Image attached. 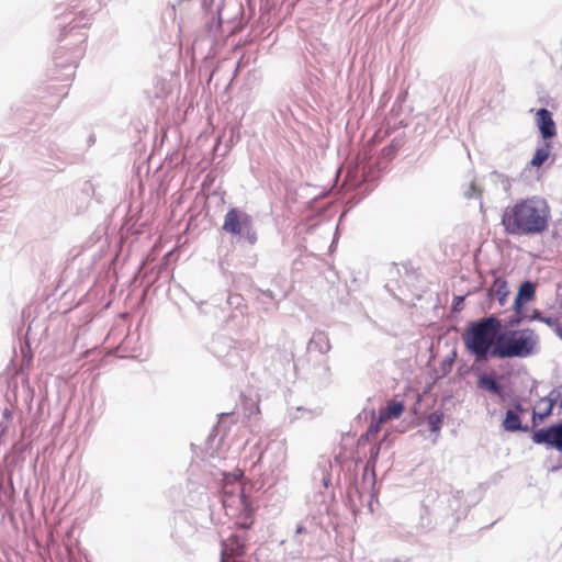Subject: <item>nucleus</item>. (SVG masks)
I'll return each instance as SVG.
<instances>
[{
  "label": "nucleus",
  "mask_w": 562,
  "mask_h": 562,
  "mask_svg": "<svg viewBox=\"0 0 562 562\" xmlns=\"http://www.w3.org/2000/svg\"><path fill=\"white\" fill-rule=\"evenodd\" d=\"M516 408H517V411H519V412H524V408L521 407V405H520V404H518V405L516 406Z\"/></svg>",
  "instance_id": "nucleus-22"
},
{
  "label": "nucleus",
  "mask_w": 562,
  "mask_h": 562,
  "mask_svg": "<svg viewBox=\"0 0 562 562\" xmlns=\"http://www.w3.org/2000/svg\"><path fill=\"white\" fill-rule=\"evenodd\" d=\"M384 423L385 422H380V416H379L378 419L369 426L368 431L366 434L367 438L369 439V438L376 436L378 432L381 430L382 424H384Z\"/></svg>",
  "instance_id": "nucleus-17"
},
{
  "label": "nucleus",
  "mask_w": 562,
  "mask_h": 562,
  "mask_svg": "<svg viewBox=\"0 0 562 562\" xmlns=\"http://www.w3.org/2000/svg\"><path fill=\"white\" fill-rule=\"evenodd\" d=\"M225 488H227V486H225ZM232 497L228 496V491L227 490H224V497H223V506L226 508V509H229L232 508V504L234 503V499H231Z\"/></svg>",
  "instance_id": "nucleus-18"
},
{
  "label": "nucleus",
  "mask_w": 562,
  "mask_h": 562,
  "mask_svg": "<svg viewBox=\"0 0 562 562\" xmlns=\"http://www.w3.org/2000/svg\"><path fill=\"white\" fill-rule=\"evenodd\" d=\"M532 439L536 443H546L562 451V424L537 430Z\"/></svg>",
  "instance_id": "nucleus-6"
},
{
  "label": "nucleus",
  "mask_w": 562,
  "mask_h": 562,
  "mask_svg": "<svg viewBox=\"0 0 562 562\" xmlns=\"http://www.w3.org/2000/svg\"><path fill=\"white\" fill-rule=\"evenodd\" d=\"M304 531H305V527H304V526H299V527L296 528V533H302V532H304Z\"/></svg>",
  "instance_id": "nucleus-20"
},
{
  "label": "nucleus",
  "mask_w": 562,
  "mask_h": 562,
  "mask_svg": "<svg viewBox=\"0 0 562 562\" xmlns=\"http://www.w3.org/2000/svg\"><path fill=\"white\" fill-rule=\"evenodd\" d=\"M537 124L543 138H551L555 135V124L551 112L547 109L537 111Z\"/></svg>",
  "instance_id": "nucleus-8"
},
{
  "label": "nucleus",
  "mask_w": 562,
  "mask_h": 562,
  "mask_svg": "<svg viewBox=\"0 0 562 562\" xmlns=\"http://www.w3.org/2000/svg\"><path fill=\"white\" fill-rule=\"evenodd\" d=\"M539 349V336L532 328L508 329L498 335L492 358H528Z\"/></svg>",
  "instance_id": "nucleus-2"
},
{
  "label": "nucleus",
  "mask_w": 562,
  "mask_h": 562,
  "mask_svg": "<svg viewBox=\"0 0 562 562\" xmlns=\"http://www.w3.org/2000/svg\"><path fill=\"white\" fill-rule=\"evenodd\" d=\"M237 490L236 498L240 505V513L235 517V524L238 528L249 529L255 522V509L251 507L244 490L241 487H237Z\"/></svg>",
  "instance_id": "nucleus-5"
},
{
  "label": "nucleus",
  "mask_w": 562,
  "mask_h": 562,
  "mask_svg": "<svg viewBox=\"0 0 562 562\" xmlns=\"http://www.w3.org/2000/svg\"><path fill=\"white\" fill-rule=\"evenodd\" d=\"M535 294V286L532 283L530 282H525L520 289H519V293H518V296L516 299V303H518V301L520 299H524L525 301H529L532 299Z\"/></svg>",
  "instance_id": "nucleus-15"
},
{
  "label": "nucleus",
  "mask_w": 562,
  "mask_h": 562,
  "mask_svg": "<svg viewBox=\"0 0 562 562\" xmlns=\"http://www.w3.org/2000/svg\"><path fill=\"white\" fill-rule=\"evenodd\" d=\"M405 411V404L403 401L396 398L390 400L385 407L380 409L379 416L380 422H389L391 419H398Z\"/></svg>",
  "instance_id": "nucleus-9"
},
{
  "label": "nucleus",
  "mask_w": 562,
  "mask_h": 562,
  "mask_svg": "<svg viewBox=\"0 0 562 562\" xmlns=\"http://www.w3.org/2000/svg\"><path fill=\"white\" fill-rule=\"evenodd\" d=\"M503 426L507 431L527 430V427L521 426L518 414L510 409L506 412Z\"/></svg>",
  "instance_id": "nucleus-13"
},
{
  "label": "nucleus",
  "mask_w": 562,
  "mask_h": 562,
  "mask_svg": "<svg viewBox=\"0 0 562 562\" xmlns=\"http://www.w3.org/2000/svg\"><path fill=\"white\" fill-rule=\"evenodd\" d=\"M550 155V145L547 143L542 147L537 148L532 159L531 165L533 167H540L544 164V161L549 158Z\"/></svg>",
  "instance_id": "nucleus-14"
},
{
  "label": "nucleus",
  "mask_w": 562,
  "mask_h": 562,
  "mask_svg": "<svg viewBox=\"0 0 562 562\" xmlns=\"http://www.w3.org/2000/svg\"><path fill=\"white\" fill-rule=\"evenodd\" d=\"M245 553V540L232 536L223 542L221 562H237L235 558Z\"/></svg>",
  "instance_id": "nucleus-7"
},
{
  "label": "nucleus",
  "mask_w": 562,
  "mask_h": 562,
  "mask_svg": "<svg viewBox=\"0 0 562 562\" xmlns=\"http://www.w3.org/2000/svg\"><path fill=\"white\" fill-rule=\"evenodd\" d=\"M501 328L502 322L495 316L482 318L469 326L463 340L468 351L475 357L476 361H485L492 357Z\"/></svg>",
  "instance_id": "nucleus-3"
},
{
  "label": "nucleus",
  "mask_w": 562,
  "mask_h": 562,
  "mask_svg": "<svg viewBox=\"0 0 562 562\" xmlns=\"http://www.w3.org/2000/svg\"><path fill=\"white\" fill-rule=\"evenodd\" d=\"M541 317H542V316H541L539 313H537V314H535V315L532 316V319H538V321H539V318H541Z\"/></svg>",
  "instance_id": "nucleus-21"
},
{
  "label": "nucleus",
  "mask_w": 562,
  "mask_h": 562,
  "mask_svg": "<svg viewBox=\"0 0 562 562\" xmlns=\"http://www.w3.org/2000/svg\"><path fill=\"white\" fill-rule=\"evenodd\" d=\"M251 226L250 215L237 207H233L226 213L222 228L232 235H241L248 233Z\"/></svg>",
  "instance_id": "nucleus-4"
},
{
  "label": "nucleus",
  "mask_w": 562,
  "mask_h": 562,
  "mask_svg": "<svg viewBox=\"0 0 562 562\" xmlns=\"http://www.w3.org/2000/svg\"><path fill=\"white\" fill-rule=\"evenodd\" d=\"M539 321L542 322V323H546L549 326L553 325V321L550 317H541V318H539Z\"/></svg>",
  "instance_id": "nucleus-19"
},
{
  "label": "nucleus",
  "mask_w": 562,
  "mask_h": 562,
  "mask_svg": "<svg viewBox=\"0 0 562 562\" xmlns=\"http://www.w3.org/2000/svg\"><path fill=\"white\" fill-rule=\"evenodd\" d=\"M428 424L430 425L431 431H438L442 424V415L432 413L427 417Z\"/></svg>",
  "instance_id": "nucleus-16"
},
{
  "label": "nucleus",
  "mask_w": 562,
  "mask_h": 562,
  "mask_svg": "<svg viewBox=\"0 0 562 562\" xmlns=\"http://www.w3.org/2000/svg\"><path fill=\"white\" fill-rule=\"evenodd\" d=\"M555 402V398H551L550 396L543 397L538 402L537 408L532 412V424L535 426L542 423L552 414Z\"/></svg>",
  "instance_id": "nucleus-10"
},
{
  "label": "nucleus",
  "mask_w": 562,
  "mask_h": 562,
  "mask_svg": "<svg viewBox=\"0 0 562 562\" xmlns=\"http://www.w3.org/2000/svg\"><path fill=\"white\" fill-rule=\"evenodd\" d=\"M551 220L548 202L539 196L521 199L505 207L501 224L512 236H535L544 233Z\"/></svg>",
  "instance_id": "nucleus-1"
},
{
  "label": "nucleus",
  "mask_w": 562,
  "mask_h": 562,
  "mask_svg": "<svg viewBox=\"0 0 562 562\" xmlns=\"http://www.w3.org/2000/svg\"><path fill=\"white\" fill-rule=\"evenodd\" d=\"M561 407H562V398H561V403H560Z\"/></svg>",
  "instance_id": "nucleus-23"
},
{
  "label": "nucleus",
  "mask_w": 562,
  "mask_h": 562,
  "mask_svg": "<svg viewBox=\"0 0 562 562\" xmlns=\"http://www.w3.org/2000/svg\"><path fill=\"white\" fill-rule=\"evenodd\" d=\"M477 387L485 390L490 393H493L495 395L502 394L501 385L496 382V380L493 376L485 373L479 375Z\"/></svg>",
  "instance_id": "nucleus-12"
},
{
  "label": "nucleus",
  "mask_w": 562,
  "mask_h": 562,
  "mask_svg": "<svg viewBox=\"0 0 562 562\" xmlns=\"http://www.w3.org/2000/svg\"><path fill=\"white\" fill-rule=\"evenodd\" d=\"M509 291L506 280L496 278L490 289V296L497 299L501 305H504Z\"/></svg>",
  "instance_id": "nucleus-11"
}]
</instances>
